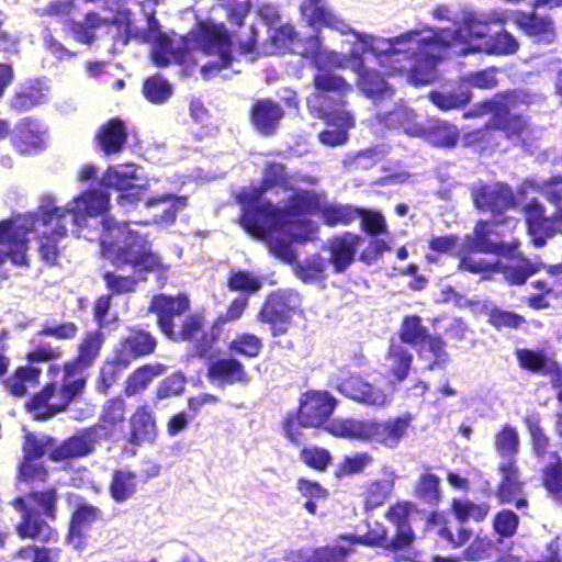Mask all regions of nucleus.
<instances>
[{"label": "nucleus", "mask_w": 562, "mask_h": 562, "mask_svg": "<svg viewBox=\"0 0 562 562\" xmlns=\"http://www.w3.org/2000/svg\"><path fill=\"white\" fill-rule=\"evenodd\" d=\"M136 491V476L134 473L121 470L114 473L110 493L116 502H124L130 498Z\"/></svg>", "instance_id": "nucleus-41"}, {"label": "nucleus", "mask_w": 562, "mask_h": 562, "mask_svg": "<svg viewBox=\"0 0 562 562\" xmlns=\"http://www.w3.org/2000/svg\"><path fill=\"white\" fill-rule=\"evenodd\" d=\"M461 85H463L467 88L474 87L479 89H492L497 85L495 69L491 68L469 74L461 78Z\"/></svg>", "instance_id": "nucleus-57"}, {"label": "nucleus", "mask_w": 562, "mask_h": 562, "mask_svg": "<svg viewBox=\"0 0 562 562\" xmlns=\"http://www.w3.org/2000/svg\"><path fill=\"white\" fill-rule=\"evenodd\" d=\"M297 490L303 497L306 498L305 508L308 513H316V501L324 499L327 496V491L317 482L300 479L297 481Z\"/></svg>", "instance_id": "nucleus-46"}, {"label": "nucleus", "mask_w": 562, "mask_h": 562, "mask_svg": "<svg viewBox=\"0 0 562 562\" xmlns=\"http://www.w3.org/2000/svg\"><path fill=\"white\" fill-rule=\"evenodd\" d=\"M316 92L307 99L308 108L327 120L329 128L319 133V140L327 146H339L346 143L347 132L353 126L351 115L344 109H330L327 103V93L344 94L351 87L333 72H319L314 79Z\"/></svg>", "instance_id": "nucleus-10"}, {"label": "nucleus", "mask_w": 562, "mask_h": 562, "mask_svg": "<svg viewBox=\"0 0 562 562\" xmlns=\"http://www.w3.org/2000/svg\"><path fill=\"white\" fill-rule=\"evenodd\" d=\"M338 390L345 396L364 406L383 408L393 398L392 384L378 385L363 380L359 375H350L338 384Z\"/></svg>", "instance_id": "nucleus-13"}, {"label": "nucleus", "mask_w": 562, "mask_h": 562, "mask_svg": "<svg viewBox=\"0 0 562 562\" xmlns=\"http://www.w3.org/2000/svg\"><path fill=\"white\" fill-rule=\"evenodd\" d=\"M261 285L262 281L260 278L241 270L232 271L228 280V286L233 291L256 292L261 288Z\"/></svg>", "instance_id": "nucleus-51"}, {"label": "nucleus", "mask_w": 562, "mask_h": 562, "mask_svg": "<svg viewBox=\"0 0 562 562\" xmlns=\"http://www.w3.org/2000/svg\"><path fill=\"white\" fill-rule=\"evenodd\" d=\"M186 379L182 374L177 373L165 379L157 389V395L160 398L179 395L184 390Z\"/></svg>", "instance_id": "nucleus-63"}, {"label": "nucleus", "mask_w": 562, "mask_h": 562, "mask_svg": "<svg viewBox=\"0 0 562 562\" xmlns=\"http://www.w3.org/2000/svg\"><path fill=\"white\" fill-rule=\"evenodd\" d=\"M102 186L120 192L117 204L130 212L132 209L145 210L151 217L146 224L170 225L178 212L188 205V198L171 193L148 195V191L158 183L155 178L146 177L136 165H115L108 168L101 179Z\"/></svg>", "instance_id": "nucleus-7"}, {"label": "nucleus", "mask_w": 562, "mask_h": 562, "mask_svg": "<svg viewBox=\"0 0 562 562\" xmlns=\"http://www.w3.org/2000/svg\"><path fill=\"white\" fill-rule=\"evenodd\" d=\"M100 246L102 256L113 265H130L138 270H167L159 257L151 251L146 238L125 223L104 218Z\"/></svg>", "instance_id": "nucleus-8"}, {"label": "nucleus", "mask_w": 562, "mask_h": 562, "mask_svg": "<svg viewBox=\"0 0 562 562\" xmlns=\"http://www.w3.org/2000/svg\"><path fill=\"white\" fill-rule=\"evenodd\" d=\"M53 441L44 435H27L24 443V460H34L47 452H53Z\"/></svg>", "instance_id": "nucleus-52"}, {"label": "nucleus", "mask_w": 562, "mask_h": 562, "mask_svg": "<svg viewBox=\"0 0 562 562\" xmlns=\"http://www.w3.org/2000/svg\"><path fill=\"white\" fill-rule=\"evenodd\" d=\"M413 357L398 344H392L384 360V368L396 382H402L408 374Z\"/></svg>", "instance_id": "nucleus-32"}, {"label": "nucleus", "mask_w": 562, "mask_h": 562, "mask_svg": "<svg viewBox=\"0 0 562 562\" xmlns=\"http://www.w3.org/2000/svg\"><path fill=\"white\" fill-rule=\"evenodd\" d=\"M144 94L153 103H162L170 98L172 93L171 86L160 77H153L144 83Z\"/></svg>", "instance_id": "nucleus-49"}, {"label": "nucleus", "mask_w": 562, "mask_h": 562, "mask_svg": "<svg viewBox=\"0 0 562 562\" xmlns=\"http://www.w3.org/2000/svg\"><path fill=\"white\" fill-rule=\"evenodd\" d=\"M372 461L368 453H357L346 457L339 464L338 475H349L361 472Z\"/></svg>", "instance_id": "nucleus-59"}, {"label": "nucleus", "mask_w": 562, "mask_h": 562, "mask_svg": "<svg viewBox=\"0 0 562 562\" xmlns=\"http://www.w3.org/2000/svg\"><path fill=\"white\" fill-rule=\"evenodd\" d=\"M106 286L115 293L133 291L137 280L131 277H123L116 273L108 272L104 276Z\"/></svg>", "instance_id": "nucleus-64"}, {"label": "nucleus", "mask_w": 562, "mask_h": 562, "mask_svg": "<svg viewBox=\"0 0 562 562\" xmlns=\"http://www.w3.org/2000/svg\"><path fill=\"white\" fill-rule=\"evenodd\" d=\"M261 339L255 335L240 334L229 342V350L245 357H257L261 350Z\"/></svg>", "instance_id": "nucleus-45"}, {"label": "nucleus", "mask_w": 562, "mask_h": 562, "mask_svg": "<svg viewBox=\"0 0 562 562\" xmlns=\"http://www.w3.org/2000/svg\"><path fill=\"white\" fill-rule=\"evenodd\" d=\"M517 359L522 368L530 371H550L555 367V362L548 359L543 353L529 349L518 350Z\"/></svg>", "instance_id": "nucleus-48"}, {"label": "nucleus", "mask_w": 562, "mask_h": 562, "mask_svg": "<svg viewBox=\"0 0 562 562\" xmlns=\"http://www.w3.org/2000/svg\"><path fill=\"white\" fill-rule=\"evenodd\" d=\"M344 539L350 540L352 543H361L370 547H383L386 549H395L393 547V539L389 540L386 538V529L385 527L379 522L374 521L373 524H369V530L364 536L356 537L349 536L344 537Z\"/></svg>", "instance_id": "nucleus-42"}, {"label": "nucleus", "mask_w": 562, "mask_h": 562, "mask_svg": "<svg viewBox=\"0 0 562 562\" xmlns=\"http://www.w3.org/2000/svg\"><path fill=\"white\" fill-rule=\"evenodd\" d=\"M148 40L154 43L151 58L158 66H166L171 61L196 60L191 55V50H195L210 58L201 68L206 79L234 68L231 36L223 23L207 20L192 31L189 37L179 38L177 46H175V40L159 32L158 23L154 18L148 21Z\"/></svg>", "instance_id": "nucleus-6"}, {"label": "nucleus", "mask_w": 562, "mask_h": 562, "mask_svg": "<svg viewBox=\"0 0 562 562\" xmlns=\"http://www.w3.org/2000/svg\"><path fill=\"white\" fill-rule=\"evenodd\" d=\"M47 139V126L33 117L20 120L11 133L13 147L23 155H31L45 149Z\"/></svg>", "instance_id": "nucleus-16"}, {"label": "nucleus", "mask_w": 562, "mask_h": 562, "mask_svg": "<svg viewBox=\"0 0 562 562\" xmlns=\"http://www.w3.org/2000/svg\"><path fill=\"white\" fill-rule=\"evenodd\" d=\"M207 376L211 381L222 384L249 381L244 366L235 359H220L211 362L207 368Z\"/></svg>", "instance_id": "nucleus-28"}, {"label": "nucleus", "mask_w": 562, "mask_h": 562, "mask_svg": "<svg viewBox=\"0 0 562 562\" xmlns=\"http://www.w3.org/2000/svg\"><path fill=\"white\" fill-rule=\"evenodd\" d=\"M165 371V367L160 363L144 366L136 371L127 379L125 393L128 396L135 395L143 390H145L151 380L162 374Z\"/></svg>", "instance_id": "nucleus-38"}, {"label": "nucleus", "mask_w": 562, "mask_h": 562, "mask_svg": "<svg viewBox=\"0 0 562 562\" xmlns=\"http://www.w3.org/2000/svg\"><path fill=\"white\" fill-rule=\"evenodd\" d=\"M411 424V415L397 416L386 420L373 418L335 419L326 426V430L336 437L396 449L406 437Z\"/></svg>", "instance_id": "nucleus-9"}, {"label": "nucleus", "mask_w": 562, "mask_h": 562, "mask_svg": "<svg viewBox=\"0 0 562 562\" xmlns=\"http://www.w3.org/2000/svg\"><path fill=\"white\" fill-rule=\"evenodd\" d=\"M431 102L441 110H452L464 106L471 100L469 88L460 85L454 91L431 92L429 94Z\"/></svg>", "instance_id": "nucleus-39"}, {"label": "nucleus", "mask_w": 562, "mask_h": 562, "mask_svg": "<svg viewBox=\"0 0 562 562\" xmlns=\"http://www.w3.org/2000/svg\"><path fill=\"white\" fill-rule=\"evenodd\" d=\"M282 117L281 109L271 101H259L252 110V122L262 133H270Z\"/></svg>", "instance_id": "nucleus-36"}, {"label": "nucleus", "mask_w": 562, "mask_h": 562, "mask_svg": "<svg viewBox=\"0 0 562 562\" xmlns=\"http://www.w3.org/2000/svg\"><path fill=\"white\" fill-rule=\"evenodd\" d=\"M327 262L321 256H313L297 269V276L304 282H319L325 278Z\"/></svg>", "instance_id": "nucleus-47"}, {"label": "nucleus", "mask_w": 562, "mask_h": 562, "mask_svg": "<svg viewBox=\"0 0 562 562\" xmlns=\"http://www.w3.org/2000/svg\"><path fill=\"white\" fill-rule=\"evenodd\" d=\"M59 372L58 367L52 366L49 368V374L54 380L57 379ZM81 391L82 380L80 378L70 380L63 373V383L59 389H57L56 381L50 382L26 404V408L35 418H48L65 409Z\"/></svg>", "instance_id": "nucleus-11"}, {"label": "nucleus", "mask_w": 562, "mask_h": 562, "mask_svg": "<svg viewBox=\"0 0 562 562\" xmlns=\"http://www.w3.org/2000/svg\"><path fill=\"white\" fill-rule=\"evenodd\" d=\"M350 549L344 546L316 549L311 555H306L305 562H341Z\"/></svg>", "instance_id": "nucleus-55"}, {"label": "nucleus", "mask_w": 562, "mask_h": 562, "mask_svg": "<svg viewBox=\"0 0 562 562\" xmlns=\"http://www.w3.org/2000/svg\"><path fill=\"white\" fill-rule=\"evenodd\" d=\"M301 459L307 467L323 471L330 461V453L324 448L308 447L301 451Z\"/></svg>", "instance_id": "nucleus-58"}, {"label": "nucleus", "mask_w": 562, "mask_h": 562, "mask_svg": "<svg viewBox=\"0 0 562 562\" xmlns=\"http://www.w3.org/2000/svg\"><path fill=\"white\" fill-rule=\"evenodd\" d=\"M237 199L243 228L285 262L295 259L294 241L310 240L316 234L317 227L307 215L319 213L327 225L348 224L360 215L348 205H329L323 194L294 188L279 164L267 166L260 188H244Z\"/></svg>", "instance_id": "nucleus-1"}, {"label": "nucleus", "mask_w": 562, "mask_h": 562, "mask_svg": "<svg viewBox=\"0 0 562 562\" xmlns=\"http://www.w3.org/2000/svg\"><path fill=\"white\" fill-rule=\"evenodd\" d=\"M400 337L402 341L406 344H422L419 351L420 356L426 357V352H429L434 358V362L432 364H429V369H432L435 366H440L447 361L443 341L439 337L428 336L419 317H405L402 323Z\"/></svg>", "instance_id": "nucleus-15"}, {"label": "nucleus", "mask_w": 562, "mask_h": 562, "mask_svg": "<svg viewBox=\"0 0 562 562\" xmlns=\"http://www.w3.org/2000/svg\"><path fill=\"white\" fill-rule=\"evenodd\" d=\"M94 443L95 430L89 429L78 436L69 438L59 448L53 450L52 459L57 461L86 456L92 451Z\"/></svg>", "instance_id": "nucleus-30"}, {"label": "nucleus", "mask_w": 562, "mask_h": 562, "mask_svg": "<svg viewBox=\"0 0 562 562\" xmlns=\"http://www.w3.org/2000/svg\"><path fill=\"white\" fill-rule=\"evenodd\" d=\"M301 14L307 25L312 27L326 26L348 34L350 27L338 19L323 2V0H304L301 4Z\"/></svg>", "instance_id": "nucleus-24"}, {"label": "nucleus", "mask_w": 562, "mask_h": 562, "mask_svg": "<svg viewBox=\"0 0 562 562\" xmlns=\"http://www.w3.org/2000/svg\"><path fill=\"white\" fill-rule=\"evenodd\" d=\"M413 36L403 45L400 54H392V75L406 72L413 85H428L436 78V65L450 48L453 53L465 55L485 53L488 55H509L518 50L517 40L508 32L488 36L474 16H467L463 26L454 32L437 31L425 26L403 35Z\"/></svg>", "instance_id": "nucleus-3"}, {"label": "nucleus", "mask_w": 562, "mask_h": 562, "mask_svg": "<svg viewBox=\"0 0 562 562\" xmlns=\"http://www.w3.org/2000/svg\"><path fill=\"white\" fill-rule=\"evenodd\" d=\"M156 339L147 331L132 330L117 345L112 363L119 370L127 368L138 357L151 353L156 348Z\"/></svg>", "instance_id": "nucleus-18"}, {"label": "nucleus", "mask_w": 562, "mask_h": 562, "mask_svg": "<svg viewBox=\"0 0 562 562\" xmlns=\"http://www.w3.org/2000/svg\"><path fill=\"white\" fill-rule=\"evenodd\" d=\"M525 213L529 235L537 247L543 246L546 238L554 233L562 232V209L552 216H546L543 206L533 200L526 204Z\"/></svg>", "instance_id": "nucleus-17"}, {"label": "nucleus", "mask_w": 562, "mask_h": 562, "mask_svg": "<svg viewBox=\"0 0 562 562\" xmlns=\"http://www.w3.org/2000/svg\"><path fill=\"white\" fill-rule=\"evenodd\" d=\"M301 300L297 293L284 292L271 295L258 318L272 325L273 333L283 334L292 323V318L300 312Z\"/></svg>", "instance_id": "nucleus-14"}, {"label": "nucleus", "mask_w": 562, "mask_h": 562, "mask_svg": "<svg viewBox=\"0 0 562 562\" xmlns=\"http://www.w3.org/2000/svg\"><path fill=\"white\" fill-rule=\"evenodd\" d=\"M103 341L104 337L100 330L87 333L79 345L77 359L66 363L63 373L70 380L80 378L83 389L86 384L83 371L94 362Z\"/></svg>", "instance_id": "nucleus-19"}, {"label": "nucleus", "mask_w": 562, "mask_h": 562, "mask_svg": "<svg viewBox=\"0 0 562 562\" xmlns=\"http://www.w3.org/2000/svg\"><path fill=\"white\" fill-rule=\"evenodd\" d=\"M475 205L479 209H487L494 214L493 222H479L474 229V237H467L459 240L454 236H442L431 238L430 249L438 252H453L460 257L459 268L472 273L482 274L487 278L492 272L498 271L502 267L506 280L512 284L524 283L527 278L537 271L535 265L520 257H510V263L502 261H490L479 257L475 251L510 255L514 252L512 246H505L498 241L502 234L498 228L505 223L512 224L513 220L507 217L498 220V214L514 203L512 190L505 184H494L483 188L474 195Z\"/></svg>", "instance_id": "nucleus-5"}, {"label": "nucleus", "mask_w": 562, "mask_h": 562, "mask_svg": "<svg viewBox=\"0 0 562 562\" xmlns=\"http://www.w3.org/2000/svg\"><path fill=\"white\" fill-rule=\"evenodd\" d=\"M527 183L544 194L550 202L554 204L562 202V190L560 189L562 184L561 176H554L540 182L529 181Z\"/></svg>", "instance_id": "nucleus-56"}, {"label": "nucleus", "mask_w": 562, "mask_h": 562, "mask_svg": "<svg viewBox=\"0 0 562 562\" xmlns=\"http://www.w3.org/2000/svg\"><path fill=\"white\" fill-rule=\"evenodd\" d=\"M99 509L88 503H80L77 506L72 515L67 538L68 543L76 550L83 548V530L91 526L99 518Z\"/></svg>", "instance_id": "nucleus-26"}, {"label": "nucleus", "mask_w": 562, "mask_h": 562, "mask_svg": "<svg viewBox=\"0 0 562 562\" xmlns=\"http://www.w3.org/2000/svg\"><path fill=\"white\" fill-rule=\"evenodd\" d=\"M41 370L33 367H20L7 379L5 386L9 393L14 397H23L27 393V387L37 384Z\"/></svg>", "instance_id": "nucleus-35"}, {"label": "nucleus", "mask_w": 562, "mask_h": 562, "mask_svg": "<svg viewBox=\"0 0 562 562\" xmlns=\"http://www.w3.org/2000/svg\"><path fill=\"white\" fill-rule=\"evenodd\" d=\"M542 482L551 494L562 492V460L554 454V462L547 464L542 471Z\"/></svg>", "instance_id": "nucleus-50"}, {"label": "nucleus", "mask_w": 562, "mask_h": 562, "mask_svg": "<svg viewBox=\"0 0 562 562\" xmlns=\"http://www.w3.org/2000/svg\"><path fill=\"white\" fill-rule=\"evenodd\" d=\"M334 407L335 400L327 392H307L301 401L300 419L304 427H318L333 413Z\"/></svg>", "instance_id": "nucleus-21"}, {"label": "nucleus", "mask_w": 562, "mask_h": 562, "mask_svg": "<svg viewBox=\"0 0 562 562\" xmlns=\"http://www.w3.org/2000/svg\"><path fill=\"white\" fill-rule=\"evenodd\" d=\"M117 29L116 25L109 23L105 19H101L95 14H88L83 23H77L72 27L75 38L83 44H90L99 35L101 31L113 33Z\"/></svg>", "instance_id": "nucleus-31"}, {"label": "nucleus", "mask_w": 562, "mask_h": 562, "mask_svg": "<svg viewBox=\"0 0 562 562\" xmlns=\"http://www.w3.org/2000/svg\"><path fill=\"white\" fill-rule=\"evenodd\" d=\"M48 87L37 82L36 86L24 87L12 99V106L19 111H25L46 100Z\"/></svg>", "instance_id": "nucleus-40"}, {"label": "nucleus", "mask_w": 562, "mask_h": 562, "mask_svg": "<svg viewBox=\"0 0 562 562\" xmlns=\"http://www.w3.org/2000/svg\"><path fill=\"white\" fill-rule=\"evenodd\" d=\"M413 35H398L392 38H384L366 33L351 32L350 43L352 45L350 55L346 56L336 52L323 48L317 38H312L304 49L295 40L293 26L282 24L269 32L270 47H263L262 53L276 54L291 49L314 59L318 72H330L327 68H349L355 71L359 79L358 86L370 98L390 95L391 89L382 76L375 70L378 65L383 75H392V54H400L403 45Z\"/></svg>", "instance_id": "nucleus-2"}, {"label": "nucleus", "mask_w": 562, "mask_h": 562, "mask_svg": "<svg viewBox=\"0 0 562 562\" xmlns=\"http://www.w3.org/2000/svg\"><path fill=\"white\" fill-rule=\"evenodd\" d=\"M100 146L105 154H115L121 150L125 140L126 133L123 122L111 120L99 132Z\"/></svg>", "instance_id": "nucleus-33"}, {"label": "nucleus", "mask_w": 562, "mask_h": 562, "mask_svg": "<svg viewBox=\"0 0 562 562\" xmlns=\"http://www.w3.org/2000/svg\"><path fill=\"white\" fill-rule=\"evenodd\" d=\"M359 213L366 232L372 235L385 232L386 224L381 213L366 210H359Z\"/></svg>", "instance_id": "nucleus-62"}, {"label": "nucleus", "mask_w": 562, "mask_h": 562, "mask_svg": "<svg viewBox=\"0 0 562 562\" xmlns=\"http://www.w3.org/2000/svg\"><path fill=\"white\" fill-rule=\"evenodd\" d=\"M519 434L510 425H505L495 437V447L503 456H514L519 450Z\"/></svg>", "instance_id": "nucleus-44"}, {"label": "nucleus", "mask_w": 562, "mask_h": 562, "mask_svg": "<svg viewBox=\"0 0 562 562\" xmlns=\"http://www.w3.org/2000/svg\"><path fill=\"white\" fill-rule=\"evenodd\" d=\"M189 308V300L184 295L166 296L156 295L151 300L150 311L156 314L158 325L162 333L170 339L177 340L172 318L184 313Z\"/></svg>", "instance_id": "nucleus-20"}, {"label": "nucleus", "mask_w": 562, "mask_h": 562, "mask_svg": "<svg viewBox=\"0 0 562 562\" xmlns=\"http://www.w3.org/2000/svg\"><path fill=\"white\" fill-rule=\"evenodd\" d=\"M131 441L136 445L154 442L157 437V425L153 411L148 407H138L132 415Z\"/></svg>", "instance_id": "nucleus-27"}, {"label": "nucleus", "mask_w": 562, "mask_h": 562, "mask_svg": "<svg viewBox=\"0 0 562 562\" xmlns=\"http://www.w3.org/2000/svg\"><path fill=\"white\" fill-rule=\"evenodd\" d=\"M514 105V98L510 95L497 97L491 102H486L477 110L479 115H493V125L508 135L520 133L526 126V122L516 115L510 114V108Z\"/></svg>", "instance_id": "nucleus-22"}, {"label": "nucleus", "mask_w": 562, "mask_h": 562, "mask_svg": "<svg viewBox=\"0 0 562 562\" xmlns=\"http://www.w3.org/2000/svg\"><path fill=\"white\" fill-rule=\"evenodd\" d=\"M16 531L22 538H32L42 541H48L54 533L50 526L41 520L31 507L27 508L23 520L16 526Z\"/></svg>", "instance_id": "nucleus-34"}, {"label": "nucleus", "mask_w": 562, "mask_h": 562, "mask_svg": "<svg viewBox=\"0 0 562 562\" xmlns=\"http://www.w3.org/2000/svg\"><path fill=\"white\" fill-rule=\"evenodd\" d=\"M110 205V198L100 191H87L67 206L58 207L52 198L44 199L36 217L24 215L0 223V266L10 258L14 265H26L29 235L37 234L43 259L54 263L58 244L69 224L87 226L89 220L101 216Z\"/></svg>", "instance_id": "nucleus-4"}, {"label": "nucleus", "mask_w": 562, "mask_h": 562, "mask_svg": "<svg viewBox=\"0 0 562 562\" xmlns=\"http://www.w3.org/2000/svg\"><path fill=\"white\" fill-rule=\"evenodd\" d=\"M417 493L427 502L439 499V480L434 474H424L417 485Z\"/></svg>", "instance_id": "nucleus-61"}, {"label": "nucleus", "mask_w": 562, "mask_h": 562, "mask_svg": "<svg viewBox=\"0 0 562 562\" xmlns=\"http://www.w3.org/2000/svg\"><path fill=\"white\" fill-rule=\"evenodd\" d=\"M452 510L456 518L461 522L469 519L481 521L487 516L490 506L487 504H475L469 499H454Z\"/></svg>", "instance_id": "nucleus-43"}, {"label": "nucleus", "mask_w": 562, "mask_h": 562, "mask_svg": "<svg viewBox=\"0 0 562 562\" xmlns=\"http://www.w3.org/2000/svg\"><path fill=\"white\" fill-rule=\"evenodd\" d=\"M515 22L528 34L538 37L539 41L550 43L554 38V27L548 19L535 15L517 14Z\"/></svg>", "instance_id": "nucleus-37"}, {"label": "nucleus", "mask_w": 562, "mask_h": 562, "mask_svg": "<svg viewBox=\"0 0 562 562\" xmlns=\"http://www.w3.org/2000/svg\"><path fill=\"white\" fill-rule=\"evenodd\" d=\"M525 424L531 436L532 449L538 457H541L548 448V438L540 427V420L537 415H528L525 418Z\"/></svg>", "instance_id": "nucleus-54"}, {"label": "nucleus", "mask_w": 562, "mask_h": 562, "mask_svg": "<svg viewBox=\"0 0 562 562\" xmlns=\"http://www.w3.org/2000/svg\"><path fill=\"white\" fill-rule=\"evenodd\" d=\"M393 485L392 480L372 482L367 491V506L373 508L383 504L393 492Z\"/></svg>", "instance_id": "nucleus-53"}, {"label": "nucleus", "mask_w": 562, "mask_h": 562, "mask_svg": "<svg viewBox=\"0 0 562 562\" xmlns=\"http://www.w3.org/2000/svg\"><path fill=\"white\" fill-rule=\"evenodd\" d=\"M411 505L408 503H396L386 513L389 521L396 526V536L393 539L394 548H404L414 540V533L407 524Z\"/></svg>", "instance_id": "nucleus-29"}, {"label": "nucleus", "mask_w": 562, "mask_h": 562, "mask_svg": "<svg viewBox=\"0 0 562 562\" xmlns=\"http://www.w3.org/2000/svg\"><path fill=\"white\" fill-rule=\"evenodd\" d=\"M384 121L390 126L403 127L408 135L423 137L436 146L451 147L459 138L457 126L439 121H429L425 126L414 123V113L404 106L385 115Z\"/></svg>", "instance_id": "nucleus-12"}, {"label": "nucleus", "mask_w": 562, "mask_h": 562, "mask_svg": "<svg viewBox=\"0 0 562 562\" xmlns=\"http://www.w3.org/2000/svg\"><path fill=\"white\" fill-rule=\"evenodd\" d=\"M502 480L497 490V497L503 503L515 502L518 508L526 506L527 502L517 498L522 488L519 472L513 460H507L499 465Z\"/></svg>", "instance_id": "nucleus-25"}, {"label": "nucleus", "mask_w": 562, "mask_h": 562, "mask_svg": "<svg viewBox=\"0 0 562 562\" xmlns=\"http://www.w3.org/2000/svg\"><path fill=\"white\" fill-rule=\"evenodd\" d=\"M362 241L361 236L352 233L337 235L327 240L329 262L336 272L345 271L353 262L355 255Z\"/></svg>", "instance_id": "nucleus-23"}, {"label": "nucleus", "mask_w": 562, "mask_h": 562, "mask_svg": "<svg viewBox=\"0 0 562 562\" xmlns=\"http://www.w3.org/2000/svg\"><path fill=\"white\" fill-rule=\"evenodd\" d=\"M518 527V517L510 510H502L494 518V529L503 537H510Z\"/></svg>", "instance_id": "nucleus-60"}]
</instances>
